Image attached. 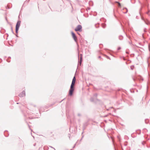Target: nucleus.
Wrapping results in <instances>:
<instances>
[{
    "label": "nucleus",
    "instance_id": "a211bd4d",
    "mask_svg": "<svg viewBox=\"0 0 150 150\" xmlns=\"http://www.w3.org/2000/svg\"><path fill=\"white\" fill-rule=\"evenodd\" d=\"M134 65H132L131 66L130 68L131 70H133L134 68Z\"/></svg>",
    "mask_w": 150,
    "mask_h": 150
},
{
    "label": "nucleus",
    "instance_id": "c756f323",
    "mask_svg": "<svg viewBox=\"0 0 150 150\" xmlns=\"http://www.w3.org/2000/svg\"><path fill=\"white\" fill-rule=\"evenodd\" d=\"M129 43L130 44H131L132 43V42L130 41H129Z\"/></svg>",
    "mask_w": 150,
    "mask_h": 150
},
{
    "label": "nucleus",
    "instance_id": "5701e85b",
    "mask_svg": "<svg viewBox=\"0 0 150 150\" xmlns=\"http://www.w3.org/2000/svg\"><path fill=\"white\" fill-rule=\"evenodd\" d=\"M121 49V47H119L118 48H117V50H120V49Z\"/></svg>",
    "mask_w": 150,
    "mask_h": 150
},
{
    "label": "nucleus",
    "instance_id": "4468645a",
    "mask_svg": "<svg viewBox=\"0 0 150 150\" xmlns=\"http://www.w3.org/2000/svg\"><path fill=\"white\" fill-rule=\"evenodd\" d=\"M19 28H16V33H18V30Z\"/></svg>",
    "mask_w": 150,
    "mask_h": 150
},
{
    "label": "nucleus",
    "instance_id": "39448f33",
    "mask_svg": "<svg viewBox=\"0 0 150 150\" xmlns=\"http://www.w3.org/2000/svg\"><path fill=\"white\" fill-rule=\"evenodd\" d=\"M21 21H18L16 24V28H19Z\"/></svg>",
    "mask_w": 150,
    "mask_h": 150
},
{
    "label": "nucleus",
    "instance_id": "dca6fc26",
    "mask_svg": "<svg viewBox=\"0 0 150 150\" xmlns=\"http://www.w3.org/2000/svg\"><path fill=\"white\" fill-rule=\"evenodd\" d=\"M82 60H80L79 61V64L80 65H81V63H82Z\"/></svg>",
    "mask_w": 150,
    "mask_h": 150
},
{
    "label": "nucleus",
    "instance_id": "7c9ffc66",
    "mask_svg": "<svg viewBox=\"0 0 150 150\" xmlns=\"http://www.w3.org/2000/svg\"><path fill=\"white\" fill-rule=\"evenodd\" d=\"M7 62H10V61H9V60H8V59H7Z\"/></svg>",
    "mask_w": 150,
    "mask_h": 150
},
{
    "label": "nucleus",
    "instance_id": "ea45409f",
    "mask_svg": "<svg viewBox=\"0 0 150 150\" xmlns=\"http://www.w3.org/2000/svg\"><path fill=\"white\" fill-rule=\"evenodd\" d=\"M11 58V57H8V58Z\"/></svg>",
    "mask_w": 150,
    "mask_h": 150
},
{
    "label": "nucleus",
    "instance_id": "0eeeda50",
    "mask_svg": "<svg viewBox=\"0 0 150 150\" xmlns=\"http://www.w3.org/2000/svg\"><path fill=\"white\" fill-rule=\"evenodd\" d=\"M75 82V81H72V83H71L70 86L74 87V85Z\"/></svg>",
    "mask_w": 150,
    "mask_h": 150
},
{
    "label": "nucleus",
    "instance_id": "2f4dec72",
    "mask_svg": "<svg viewBox=\"0 0 150 150\" xmlns=\"http://www.w3.org/2000/svg\"><path fill=\"white\" fill-rule=\"evenodd\" d=\"M65 99V98H64V99H63V100H62L60 102V103H61V102L63 100H64V99Z\"/></svg>",
    "mask_w": 150,
    "mask_h": 150
},
{
    "label": "nucleus",
    "instance_id": "473e14b6",
    "mask_svg": "<svg viewBox=\"0 0 150 150\" xmlns=\"http://www.w3.org/2000/svg\"><path fill=\"white\" fill-rule=\"evenodd\" d=\"M101 56H99V57H98V58H101Z\"/></svg>",
    "mask_w": 150,
    "mask_h": 150
},
{
    "label": "nucleus",
    "instance_id": "1a4fd4ad",
    "mask_svg": "<svg viewBox=\"0 0 150 150\" xmlns=\"http://www.w3.org/2000/svg\"><path fill=\"white\" fill-rule=\"evenodd\" d=\"M6 132L7 133V131H5V132H4V134L5 137H7L8 135V134H6Z\"/></svg>",
    "mask_w": 150,
    "mask_h": 150
},
{
    "label": "nucleus",
    "instance_id": "72a5a7b5",
    "mask_svg": "<svg viewBox=\"0 0 150 150\" xmlns=\"http://www.w3.org/2000/svg\"><path fill=\"white\" fill-rule=\"evenodd\" d=\"M78 58H79V55H78Z\"/></svg>",
    "mask_w": 150,
    "mask_h": 150
},
{
    "label": "nucleus",
    "instance_id": "e433bc0d",
    "mask_svg": "<svg viewBox=\"0 0 150 150\" xmlns=\"http://www.w3.org/2000/svg\"><path fill=\"white\" fill-rule=\"evenodd\" d=\"M35 145H36V144H34L33 145L34 146H35Z\"/></svg>",
    "mask_w": 150,
    "mask_h": 150
},
{
    "label": "nucleus",
    "instance_id": "6e6552de",
    "mask_svg": "<svg viewBox=\"0 0 150 150\" xmlns=\"http://www.w3.org/2000/svg\"><path fill=\"white\" fill-rule=\"evenodd\" d=\"M44 150H48L49 149V147L47 146H45L43 148Z\"/></svg>",
    "mask_w": 150,
    "mask_h": 150
},
{
    "label": "nucleus",
    "instance_id": "a878e982",
    "mask_svg": "<svg viewBox=\"0 0 150 150\" xmlns=\"http://www.w3.org/2000/svg\"><path fill=\"white\" fill-rule=\"evenodd\" d=\"M78 115L79 116H81V114L80 113H78Z\"/></svg>",
    "mask_w": 150,
    "mask_h": 150
},
{
    "label": "nucleus",
    "instance_id": "4be33fe9",
    "mask_svg": "<svg viewBox=\"0 0 150 150\" xmlns=\"http://www.w3.org/2000/svg\"><path fill=\"white\" fill-rule=\"evenodd\" d=\"M49 147L54 149V150H56L53 147L51 146H49Z\"/></svg>",
    "mask_w": 150,
    "mask_h": 150
},
{
    "label": "nucleus",
    "instance_id": "b1692460",
    "mask_svg": "<svg viewBox=\"0 0 150 150\" xmlns=\"http://www.w3.org/2000/svg\"><path fill=\"white\" fill-rule=\"evenodd\" d=\"M82 57H80V60H82Z\"/></svg>",
    "mask_w": 150,
    "mask_h": 150
},
{
    "label": "nucleus",
    "instance_id": "2eb2a0df",
    "mask_svg": "<svg viewBox=\"0 0 150 150\" xmlns=\"http://www.w3.org/2000/svg\"><path fill=\"white\" fill-rule=\"evenodd\" d=\"M76 77H75V76H74V77L72 81H76Z\"/></svg>",
    "mask_w": 150,
    "mask_h": 150
},
{
    "label": "nucleus",
    "instance_id": "9d476101",
    "mask_svg": "<svg viewBox=\"0 0 150 150\" xmlns=\"http://www.w3.org/2000/svg\"><path fill=\"white\" fill-rule=\"evenodd\" d=\"M119 38L120 40H122L123 39V37L122 35H120L119 37Z\"/></svg>",
    "mask_w": 150,
    "mask_h": 150
},
{
    "label": "nucleus",
    "instance_id": "9b49d317",
    "mask_svg": "<svg viewBox=\"0 0 150 150\" xmlns=\"http://www.w3.org/2000/svg\"><path fill=\"white\" fill-rule=\"evenodd\" d=\"M123 9V10H124L125 9L126 10V11H125V12H124V13H127V12H128V10L127 9V8H124Z\"/></svg>",
    "mask_w": 150,
    "mask_h": 150
},
{
    "label": "nucleus",
    "instance_id": "a19ab883",
    "mask_svg": "<svg viewBox=\"0 0 150 150\" xmlns=\"http://www.w3.org/2000/svg\"><path fill=\"white\" fill-rule=\"evenodd\" d=\"M141 9H142V8H140V10H141Z\"/></svg>",
    "mask_w": 150,
    "mask_h": 150
},
{
    "label": "nucleus",
    "instance_id": "6ab92c4d",
    "mask_svg": "<svg viewBox=\"0 0 150 150\" xmlns=\"http://www.w3.org/2000/svg\"><path fill=\"white\" fill-rule=\"evenodd\" d=\"M11 31H12V33L13 34H15V33H14V32H13V28H12V27H11Z\"/></svg>",
    "mask_w": 150,
    "mask_h": 150
},
{
    "label": "nucleus",
    "instance_id": "cd10ccee",
    "mask_svg": "<svg viewBox=\"0 0 150 150\" xmlns=\"http://www.w3.org/2000/svg\"><path fill=\"white\" fill-rule=\"evenodd\" d=\"M146 28H145L144 30V32H146Z\"/></svg>",
    "mask_w": 150,
    "mask_h": 150
},
{
    "label": "nucleus",
    "instance_id": "7ed1b4c3",
    "mask_svg": "<svg viewBox=\"0 0 150 150\" xmlns=\"http://www.w3.org/2000/svg\"><path fill=\"white\" fill-rule=\"evenodd\" d=\"M71 35L72 37L74 39L75 41L76 42H77V37L76 35L73 32H71Z\"/></svg>",
    "mask_w": 150,
    "mask_h": 150
},
{
    "label": "nucleus",
    "instance_id": "c9c22d12",
    "mask_svg": "<svg viewBox=\"0 0 150 150\" xmlns=\"http://www.w3.org/2000/svg\"><path fill=\"white\" fill-rule=\"evenodd\" d=\"M16 36L17 37H18V36L17 35H16Z\"/></svg>",
    "mask_w": 150,
    "mask_h": 150
},
{
    "label": "nucleus",
    "instance_id": "aec40b11",
    "mask_svg": "<svg viewBox=\"0 0 150 150\" xmlns=\"http://www.w3.org/2000/svg\"><path fill=\"white\" fill-rule=\"evenodd\" d=\"M95 26H96V28H98L99 27V25H98L97 26L96 25Z\"/></svg>",
    "mask_w": 150,
    "mask_h": 150
},
{
    "label": "nucleus",
    "instance_id": "f257e3e1",
    "mask_svg": "<svg viewBox=\"0 0 150 150\" xmlns=\"http://www.w3.org/2000/svg\"><path fill=\"white\" fill-rule=\"evenodd\" d=\"M74 87L70 86V88L69 91V95L70 96H72L73 94L74 91Z\"/></svg>",
    "mask_w": 150,
    "mask_h": 150
},
{
    "label": "nucleus",
    "instance_id": "79ce46f5",
    "mask_svg": "<svg viewBox=\"0 0 150 150\" xmlns=\"http://www.w3.org/2000/svg\"><path fill=\"white\" fill-rule=\"evenodd\" d=\"M16 104H18V103H16Z\"/></svg>",
    "mask_w": 150,
    "mask_h": 150
},
{
    "label": "nucleus",
    "instance_id": "423d86ee",
    "mask_svg": "<svg viewBox=\"0 0 150 150\" xmlns=\"http://www.w3.org/2000/svg\"><path fill=\"white\" fill-rule=\"evenodd\" d=\"M25 96V92L23 91L21 93L19 94L18 96L20 97H23Z\"/></svg>",
    "mask_w": 150,
    "mask_h": 150
},
{
    "label": "nucleus",
    "instance_id": "58836bf2",
    "mask_svg": "<svg viewBox=\"0 0 150 150\" xmlns=\"http://www.w3.org/2000/svg\"><path fill=\"white\" fill-rule=\"evenodd\" d=\"M8 134V132H7H7H6V134Z\"/></svg>",
    "mask_w": 150,
    "mask_h": 150
},
{
    "label": "nucleus",
    "instance_id": "393cba45",
    "mask_svg": "<svg viewBox=\"0 0 150 150\" xmlns=\"http://www.w3.org/2000/svg\"><path fill=\"white\" fill-rule=\"evenodd\" d=\"M106 57L107 59H110V58L108 56H107Z\"/></svg>",
    "mask_w": 150,
    "mask_h": 150
},
{
    "label": "nucleus",
    "instance_id": "f8f14e48",
    "mask_svg": "<svg viewBox=\"0 0 150 150\" xmlns=\"http://www.w3.org/2000/svg\"><path fill=\"white\" fill-rule=\"evenodd\" d=\"M115 3L118 4V7H121V5L120 3V2H118V1H116Z\"/></svg>",
    "mask_w": 150,
    "mask_h": 150
},
{
    "label": "nucleus",
    "instance_id": "20e7f679",
    "mask_svg": "<svg viewBox=\"0 0 150 150\" xmlns=\"http://www.w3.org/2000/svg\"><path fill=\"white\" fill-rule=\"evenodd\" d=\"M142 19L144 21L145 24L147 25H150V22H149L147 20H145L144 18L142 17H141Z\"/></svg>",
    "mask_w": 150,
    "mask_h": 150
},
{
    "label": "nucleus",
    "instance_id": "bb28decb",
    "mask_svg": "<svg viewBox=\"0 0 150 150\" xmlns=\"http://www.w3.org/2000/svg\"><path fill=\"white\" fill-rule=\"evenodd\" d=\"M149 12H150V11H149H149H148L146 13H147V14H149Z\"/></svg>",
    "mask_w": 150,
    "mask_h": 150
},
{
    "label": "nucleus",
    "instance_id": "412c9836",
    "mask_svg": "<svg viewBox=\"0 0 150 150\" xmlns=\"http://www.w3.org/2000/svg\"><path fill=\"white\" fill-rule=\"evenodd\" d=\"M105 27H106L105 25H104L103 26V28H105Z\"/></svg>",
    "mask_w": 150,
    "mask_h": 150
},
{
    "label": "nucleus",
    "instance_id": "f704fd0d",
    "mask_svg": "<svg viewBox=\"0 0 150 150\" xmlns=\"http://www.w3.org/2000/svg\"><path fill=\"white\" fill-rule=\"evenodd\" d=\"M76 144H74V146L73 148H74V147L75 146V145H76Z\"/></svg>",
    "mask_w": 150,
    "mask_h": 150
},
{
    "label": "nucleus",
    "instance_id": "f3484780",
    "mask_svg": "<svg viewBox=\"0 0 150 150\" xmlns=\"http://www.w3.org/2000/svg\"><path fill=\"white\" fill-rule=\"evenodd\" d=\"M97 93H96L93 95V96L95 97L96 98L97 96Z\"/></svg>",
    "mask_w": 150,
    "mask_h": 150
},
{
    "label": "nucleus",
    "instance_id": "c85d7f7f",
    "mask_svg": "<svg viewBox=\"0 0 150 150\" xmlns=\"http://www.w3.org/2000/svg\"><path fill=\"white\" fill-rule=\"evenodd\" d=\"M82 57V54H81L80 55V57Z\"/></svg>",
    "mask_w": 150,
    "mask_h": 150
},
{
    "label": "nucleus",
    "instance_id": "4c0bfd02",
    "mask_svg": "<svg viewBox=\"0 0 150 150\" xmlns=\"http://www.w3.org/2000/svg\"><path fill=\"white\" fill-rule=\"evenodd\" d=\"M139 14H140V15L141 16V14L140 13H139Z\"/></svg>",
    "mask_w": 150,
    "mask_h": 150
},
{
    "label": "nucleus",
    "instance_id": "ddd939ff",
    "mask_svg": "<svg viewBox=\"0 0 150 150\" xmlns=\"http://www.w3.org/2000/svg\"><path fill=\"white\" fill-rule=\"evenodd\" d=\"M96 99H95V100H96ZM94 100L93 97L91 98L90 99V100L91 102H93Z\"/></svg>",
    "mask_w": 150,
    "mask_h": 150
},
{
    "label": "nucleus",
    "instance_id": "f03ea898",
    "mask_svg": "<svg viewBox=\"0 0 150 150\" xmlns=\"http://www.w3.org/2000/svg\"><path fill=\"white\" fill-rule=\"evenodd\" d=\"M82 26L81 25H78L77 27L75 29V30L76 31H79L81 32L82 31Z\"/></svg>",
    "mask_w": 150,
    "mask_h": 150
}]
</instances>
